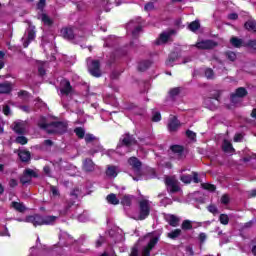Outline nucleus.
Returning a JSON list of instances; mask_svg holds the SVG:
<instances>
[{
  "label": "nucleus",
  "mask_w": 256,
  "mask_h": 256,
  "mask_svg": "<svg viewBox=\"0 0 256 256\" xmlns=\"http://www.w3.org/2000/svg\"><path fill=\"white\" fill-rule=\"evenodd\" d=\"M177 61V56L175 54H172L168 57V60L166 61V65H169V67H173V63Z\"/></svg>",
  "instance_id": "nucleus-51"
},
{
  "label": "nucleus",
  "mask_w": 256,
  "mask_h": 256,
  "mask_svg": "<svg viewBox=\"0 0 256 256\" xmlns=\"http://www.w3.org/2000/svg\"><path fill=\"white\" fill-rule=\"evenodd\" d=\"M142 30L143 27L141 25L136 26L135 29L132 31L133 37H137V35H139V33H141Z\"/></svg>",
  "instance_id": "nucleus-58"
},
{
  "label": "nucleus",
  "mask_w": 256,
  "mask_h": 256,
  "mask_svg": "<svg viewBox=\"0 0 256 256\" xmlns=\"http://www.w3.org/2000/svg\"><path fill=\"white\" fill-rule=\"evenodd\" d=\"M171 35H175V30L171 29L168 32H163L160 34V41L162 43H167L169 39L171 38Z\"/></svg>",
  "instance_id": "nucleus-27"
},
{
  "label": "nucleus",
  "mask_w": 256,
  "mask_h": 256,
  "mask_svg": "<svg viewBox=\"0 0 256 256\" xmlns=\"http://www.w3.org/2000/svg\"><path fill=\"white\" fill-rule=\"evenodd\" d=\"M46 5H47L46 0H39L38 3L36 4V9H38V11H43Z\"/></svg>",
  "instance_id": "nucleus-50"
},
{
  "label": "nucleus",
  "mask_w": 256,
  "mask_h": 256,
  "mask_svg": "<svg viewBox=\"0 0 256 256\" xmlns=\"http://www.w3.org/2000/svg\"><path fill=\"white\" fill-rule=\"evenodd\" d=\"M79 193H80L79 188H74V189L70 192V197H74V199H79Z\"/></svg>",
  "instance_id": "nucleus-55"
},
{
  "label": "nucleus",
  "mask_w": 256,
  "mask_h": 256,
  "mask_svg": "<svg viewBox=\"0 0 256 256\" xmlns=\"http://www.w3.org/2000/svg\"><path fill=\"white\" fill-rule=\"evenodd\" d=\"M88 69L92 77H101V62L99 60H92Z\"/></svg>",
  "instance_id": "nucleus-9"
},
{
  "label": "nucleus",
  "mask_w": 256,
  "mask_h": 256,
  "mask_svg": "<svg viewBox=\"0 0 256 256\" xmlns=\"http://www.w3.org/2000/svg\"><path fill=\"white\" fill-rule=\"evenodd\" d=\"M130 256H139V246L134 245L132 247Z\"/></svg>",
  "instance_id": "nucleus-57"
},
{
  "label": "nucleus",
  "mask_w": 256,
  "mask_h": 256,
  "mask_svg": "<svg viewBox=\"0 0 256 256\" xmlns=\"http://www.w3.org/2000/svg\"><path fill=\"white\" fill-rule=\"evenodd\" d=\"M41 21L44 25H47V27H52L53 25V19H51L46 13L41 14Z\"/></svg>",
  "instance_id": "nucleus-31"
},
{
  "label": "nucleus",
  "mask_w": 256,
  "mask_h": 256,
  "mask_svg": "<svg viewBox=\"0 0 256 256\" xmlns=\"http://www.w3.org/2000/svg\"><path fill=\"white\" fill-rule=\"evenodd\" d=\"M102 149H103V147H101V145L97 144L95 148H91L88 151V155L95 157L96 153H100V151H102Z\"/></svg>",
  "instance_id": "nucleus-42"
},
{
  "label": "nucleus",
  "mask_w": 256,
  "mask_h": 256,
  "mask_svg": "<svg viewBox=\"0 0 256 256\" xmlns=\"http://www.w3.org/2000/svg\"><path fill=\"white\" fill-rule=\"evenodd\" d=\"M107 201L111 205H119V200L117 199V195H115L114 193H111L107 196Z\"/></svg>",
  "instance_id": "nucleus-37"
},
{
  "label": "nucleus",
  "mask_w": 256,
  "mask_h": 256,
  "mask_svg": "<svg viewBox=\"0 0 256 256\" xmlns=\"http://www.w3.org/2000/svg\"><path fill=\"white\" fill-rule=\"evenodd\" d=\"M167 237L172 240L181 237V229L172 230L170 233L167 234Z\"/></svg>",
  "instance_id": "nucleus-35"
},
{
  "label": "nucleus",
  "mask_w": 256,
  "mask_h": 256,
  "mask_svg": "<svg viewBox=\"0 0 256 256\" xmlns=\"http://www.w3.org/2000/svg\"><path fill=\"white\" fill-rule=\"evenodd\" d=\"M134 198L135 197L133 195H124L121 199V205H123L124 207H131Z\"/></svg>",
  "instance_id": "nucleus-23"
},
{
  "label": "nucleus",
  "mask_w": 256,
  "mask_h": 256,
  "mask_svg": "<svg viewBox=\"0 0 256 256\" xmlns=\"http://www.w3.org/2000/svg\"><path fill=\"white\" fill-rule=\"evenodd\" d=\"M13 131L16 135H25L27 133V123L23 121L14 122Z\"/></svg>",
  "instance_id": "nucleus-11"
},
{
  "label": "nucleus",
  "mask_w": 256,
  "mask_h": 256,
  "mask_svg": "<svg viewBox=\"0 0 256 256\" xmlns=\"http://www.w3.org/2000/svg\"><path fill=\"white\" fill-rule=\"evenodd\" d=\"M244 29H246V31H254V29H256V21L253 19L247 20L244 23Z\"/></svg>",
  "instance_id": "nucleus-30"
},
{
  "label": "nucleus",
  "mask_w": 256,
  "mask_h": 256,
  "mask_svg": "<svg viewBox=\"0 0 256 256\" xmlns=\"http://www.w3.org/2000/svg\"><path fill=\"white\" fill-rule=\"evenodd\" d=\"M20 183L22 185H27V183H31V178L24 172L23 176L20 178Z\"/></svg>",
  "instance_id": "nucleus-52"
},
{
  "label": "nucleus",
  "mask_w": 256,
  "mask_h": 256,
  "mask_svg": "<svg viewBox=\"0 0 256 256\" xmlns=\"http://www.w3.org/2000/svg\"><path fill=\"white\" fill-rule=\"evenodd\" d=\"M221 203H222L223 205H229V196L226 195V194L222 195V197H221Z\"/></svg>",
  "instance_id": "nucleus-62"
},
{
  "label": "nucleus",
  "mask_w": 256,
  "mask_h": 256,
  "mask_svg": "<svg viewBox=\"0 0 256 256\" xmlns=\"http://www.w3.org/2000/svg\"><path fill=\"white\" fill-rule=\"evenodd\" d=\"M186 137H188V139H191V141H195V139H197V133H195L191 130H187Z\"/></svg>",
  "instance_id": "nucleus-54"
},
{
  "label": "nucleus",
  "mask_w": 256,
  "mask_h": 256,
  "mask_svg": "<svg viewBox=\"0 0 256 256\" xmlns=\"http://www.w3.org/2000/svg\"><path fill=\"white\" fill-rule=\"evenodd\" d=\"M189 31H192V33H196V31H199L201 29V22L199 20H194L188 25Z\"/></svg>",
  "instance_id": "nucleus-28"
},
{
  "label": "nucleus",
  "mask_w": 256,
  "mask_h": 256,
  "mask_svg": "<svg viewBox=\"0 0 256 256\" xmlns=\"http://www.w3.org/2000/svg\"><path fill=\"white\" fill-rule=\"evenodd\" d=\"M201 187L202 189H205V191H210V193H215V191H217V186H215V184L202 183Z\"/></svg>",
  "instance_id": "nucleus-33"
},
{
  "label": "nucleus",
  "mask_w": 256,
  "mask_h": 256,
  "mask_svg": "<svg viewBox=\"0 0 256 256\" xmlns=\"http://www.w3.org/2000/svg\"><path fill=\"white\" fill-rule=\"evenodd\" d=\"M164 182L170 195L179 193V191H181V186H179V181H177V179L167 176Z\"/></svg>",
  "instance_id": "nucleus-5"
},
{
  "label": "nucleus",
  "mask_w": 256,
  "mask_h": 256,
  "mask_svg": "<svg viewBox=\"0 0 256 256\" xmlns=\"http://www.w3.org/2000/svg\"><path fill=\"white\" fill-rule=\"evenodd\" d=\"M106 175L107 177H112L113 179H115V177H117L118 173H117V166H108L106 169Z\"/></svg>",
  "instance_id": "nucleus-29"
},
{
  "label": "nucleus",
  "mask_w": 256,
  "mask_h": 256,
  "mask_svg": "<svg viewBox=\"0 0 256 256\" xmlns=\"http://www.w3.org/2000/svg\"><path fill=\"white\" fill-rule=\"evenodd\" d=\"M208 211H209L210 213H213V215L219 213V209H218L217 206H215V205H209V206H208Z\"/></svg>",
  "instance_id": "nucleus-59"
},
{
  "label": "nucleus",
  "mask_w": 256,
  "mask_h": 256,
  "mask_svg": "<svg viewBox=\"0 0 256 256\" xmlns=\"http://www.w3.org/2000/svg\"><path fill=\"white\" fill-rule=\"evenodd\" d=\"M11 207L15 209V211H18V213H25V211L27 210V208L25 207V205H23V203L16 202V201L11 202Z\"/></svg>",
  "instance_id": "nucleus-26"
},
{
  "label": "nucleus",
  "mask_w": 256,
  "mask_h": 256,
  "mask_svg": "<svg viewBox=\"0 0 256 256\" xmlns=\"http://www.w3.org/2000/svg\"><path fill=\"white\" fill-rule=\"evenodd\" d=\"M138 205H139L138 220L145 221V219H147V217L151 215V205L149 204V200L147 199L140 200Z\"/></svg>",
  "instance_id": "nucleus-3"
},
{
  "label": "nucleus",
  "mask_w": 256,
  "mask_h": 256,
  "mask_svg": "<svg viewBox=\"0 0 256 256\" xmlns=\"http://www.w3.org/2000/svg\"><path fill=\"white\" fill-rule=\"evenodd\" d=\"M47 133L48 135H64V133H67V123L62 121L50 122V128Z\"/></svg>",
  "instance_id": "nucleus-2"
},
{
  "label": "nucleus",
  "mask_w": 256,
  "mask_h": 256,
  "mask_svg": "<svg viewBox=\"0 0 256 256\" xmlns=\"http://www.w3.org/2000/svg\"><path fill=\"white\" fill-rule=\"evenodd\" d=\"M221 99V92L215 91L213 94L210 95V97H207L204 99L205 105H207L208 109H217L219 107Z\"/></svg>",
  "instance_id": "nucleus-4"
},
{
  "label": "nucleus",
  "mask_w": 256,
  "mask_h": 256,
  "mask_svg": "<svg viewBox=\"0 0 256 256\" xmlns=\"http://www.w3.org/2000/svg\"><path fill=\"white\" fill-rule=\"evenodd\" d=\"M153 65V61L151 60H142L138 63V71H147V69H149V67H151Z\"/></svg>",
  "instance_id": "nucleus-22"
},
{
  "label": "nucleus",
  "mask_w": 256,
  "mask_h": 256,
  "mask_svg": "<svg viewBox=\"0 0 256 256\" xmlns=\"http://www.w3.org/2000/svg\"><path fill=\"white\" fill-rule=\"evenodd\" d=\"M24 175H27L30 179H38L39 178V174H37V172H35V170L27 168L24 170Z\"/></svg>",
  "instance_id": "nucleus-34"
},
{
  "label": "nucleus",
  "mask_w": 256,
  "mask_h": 256,
  "mask_svg": "<svg viewBox=\"0 0 256 256\" xmlns=\"http://www.w3.org/2000/svg\"><path fill=\"white\" fill-rule=\"evenodd\" d=\"M84 139H85V143H93V141H99L97 137H95L93 134H90V133L86 134L84 136Z\"/></svg>",
  "instance_id": "nucleus-45"
},
{
  "label": "nucleus",
  "mask_w": 256,
  "mask_h": 256,
  "mask_svg": "<svg viewBox=\"0 0 256 256\" xmlns=\"http://www.w3.org/2000/svg\"><path fill=\"white\" fill-rule=\"evenodd\" d=\"M244 47H248L249 49H254V51H256V40L255 39L248 40L247 43L244 45Z\"/></svg>",
  "instance_id": "nucleus-49"
},
{
  "label": "nucleus",
  "mask_w": 256,
  "mask_h": 256,
  "mask_svg": "<svg viewBox=\"0 0 256 256\" xmlns=\"http://www.w3.org/2000/svg\"><path fill=\"white\" fill-rule=\"evenodd\" d=\"M142 256H151V249L147 248V246H145L142 250Z\"/></svg>",
  "instance_id": "nucleus-63"
},
{
  "label": "nucleus",
  "mask_w": 256,
  "mask_h": 256,
  "mask_svg": "<svg viewBox=\"0 0 256 256\" xmlns=\"http://www.w3.org/2000/svg\"><path fill=\"white\" fill-rule=\"evenodd\" d=\"M204 75L207 79H213L215 77V72L211 68H207L204 72Z\"/></svg>",
  "instance_id": "nucleus-48"
},
{
  "label": "nucleus",
  "mask_w": 256,
  "mask_h": 256,
  "mask_svg": "<svg viewBox=\"0 0 256 256\" xmlns=\"http://www.w3.org/2000/svg\"><path fill=\"white\" fill-rule=\"evenodd\" d=\"M249 95V91L245 87H238L235 93L231 94V99H243Z\"/></svg>",
  "instance_id": "nucleus-16"
},
{
  "label": "nucleus",
  "mask_w": 256,
  "mask_h": 256,
  "mask_svg": "<svg viewBox=\"0 0 256 256\" xmlns=\"http://www.w3.org/2000/svg\"><path fill=\"white\" fill-rule=\"evenodd\" d=\"M218 45L219 43L215 42L214 40H202L196 43L195 47L202 51H209L211 49H215V47H217Z\"/></svg>",
  "instance_id": "nucleus-7"
},
{
  "label": "nucleus",
  "mask_w": 256,
  "mask_h": 256,
  "mask_svg": "<svg viewBox=\"0 0 256 256\" xmlns=\"http://www.w3.org/2000/svg\"><path fill=\"white\" fill-rule=\"evenodd\" d=\"M55 221H57V216H42L41 214H34L26 217V223H32L34 227L55 225Z\"/></svg>",
  "instance_id": "nucleus-1"
},
{
  "label": "nucleus",
  "mask_w": 256,
  "mask_h": 256,
  "mask_svg": "<svg viewBox=\"0 0 256 256\" xmlns=\"http://www.w3.org/2000/svg\"><path fill=\"white\" fill-rule=\"evenodd\" d=\"M219 221L221 225H229V216L227 214H220Z\"/></svg>",
  "instance_id": "nucleus-44"
},
{
  "label": "nucleus",
  "mask_w": 256,
  "mask_h": 256,
  "mask_svg": "<svg viewBox=\"0 0 256 256\" xmlns=\"http://www.w3.org/2000/svg\"><path fill=\"white\" fill-rule=\"evenodd\" d=\"M18 97H29V92L27 90H20L18 92Z\"/></svg>",
  "instance_id": "nucleus-64"
},
{
  "label": "nucleus",
  "mask_w": 256,
  "mask_h": 256,
  "mask_svg": "<svg viewBox=\"0 0 256 256\" xmlns=\"http://www.w3.org/2000/svg\"><path fill=\"white\" fill-rule=\"evenodd\" d=\"M75 27L73 26H66L62 27L60 30V35L63 37V39H66V41H73L75 39Z\"/></svg>",
  "instance_id": "nucleus-8"
},
{
  "label": "nucleus",
  "mask_w": 256,
  "mask_h": 256,
  "mask_svg": "<svg viewBox=\"0 0 256 256\" xmlns=\"http://www.w3.org/2000/svg\"><path fill=\"white\" fill-rule=\"evenodd\" d=\"M18 157L22 163H29L31 161V152L29 150H20Z\"/></svg>",
  "instance_id": "nucleus-18"
},
{
  "label": "nucleus",
  "mask_w": 256,
  "mask_h": 256,
  "mask_svg": "<svg viewBox=\"0 0 256 256\" xmlns=\"http://www.w3.org/2000/svg\"><path fill=\"white\" fill-rule=\"evenodd\" d=\"M13 91V88L9 83H0V94L1 95H9Z\"/></svg>",
  "instance_id": "nucleus-25"
},
{
  "label": "nucleus",
  "mask_w": 256,
  "mask_h": 256,
  "mask_svg": "<svg viewBox=\"0 0 256 256\" xmlns=\"http://www.w3.org/2000/svg\"><path fill=\"white\" fill-rule=\"evenodd\" d=\"M172 153L178 156V159H183V153H185V147L182 145L174 144L170 146Z\"/></svg>",
  "instance_id": "nucleus-17"
},
{
  "label": "nucleus",
  "mask_w": 256,
  "mask_h": 256,
  "mask_svg": "<svg viewBox=\"0 0 256 256\" xmlns=\"http://www.w3.org/2000/svg\"><path fill=\"white\" fill-rule=\"evenodd\" d=\"M15 143L18 145H27L29 143V139L23 135L16 137Z\"/></svg>",
  "instance_id": "nucleus-41"
},
{
  "label": "nucleus",
  "mask_w": 256,
  "mask_h": 256,
  "mask_svg": "<svg viewBox=\"0 0 256 256\" xmlns=\"http://www.w3.org/2000/svg\"><path fill=\"white\" fill-rule=\"evenodd\" d=\"M169 97H171V99H175V97L179 96V94L181 93V87H175L169 90Z\"/></svg>",
  "instance_id": "nucleus-38"
},
{
  "label": "nucleus",
  "mask_w": 256,
  "mask_h": 256,
  "mask_svg": "<svg viewBox=\"0 0 256 256\" xmlns=\"http://www.w3.org/2000/svg\"><path fill=\"white\" fill-rule=\"evenodd\" d=\"M61 95H65L66 97H69L71 93H73V86L71 85V82L67 79H65L62 82V88L60 89Z\"/></svg>",
  "instance_id": "nucleus-13"
},
{
  "label": "nucleus",
  "mask_w": 256,
  "mask_h": 256,
  "mask_svg": "<svg viewBox=\"0 0 256 256\" xmlns=\"http://www.w3.org/2000/svg\"><path fill=\"white\" fill-rule=\"evenodd\" d=\"M38 127L47 133V130L51 128V123H47V117L41 116L38 121Z\"/></svg>",
  "instance_id": "nucleus-21"
},
{
  "label": "nucleus",
  "mask_w": 256,
  "mask_h": 256,
  "mask_svg": "<svg viewBox=\"0 0 256 256\" xmlns=\"http://www.w3.org/2000/svg\"><path fill=\"white\" fill-rule=\"evenodd\" d=\"M128 164L136 171V173L141 172V167H143V163L137 157H130L128 159Z\"/></svg>",
  "instance_id": "nucleus-14"
},
{
  "label": "nucleus",
  "mask_w": 256,
  "mask_h": 256,
  "mask_svg": "<svg viewBox=\"0 0 256 256\" xmlns=\"http://www.w3.org/2000/svg\"><path fill=\"white\" fill-rule=\"evenodd\" d=\"M82 169L85 173H93L95 171V162L91 158H85L82 161Z\"/></svg>",
  "instance_id": "nucleus-12"
},
{
  "label": "nucleus",
  "mask_w": 256,
  "mask_h": 256,
  "mask_svg": "<svg viewBox=\"0 0 256 256\" xmlns=\"http://www.w3.org/2000/svg\"><path fill=\"white\" fill-rule=\"evenodd\" d=\"M132 145H137V140L133 135L126 133L120 138L118 147H132Z\"/></svg>",
  "instance_id": "nucleus-6"
},
{
  "label": "nucleus",
  "mask_w": 256,
  "mask_h": 256,
  "mask_svg": "<svg viewBox=\"0 0 256 256\" xmlns=\"http://www.w3.org/2000/svg\"><path fill=\"white\" fill-rule=\"evenodd\" d=\"M166 221L170 227H179V217H177L175 214H169L166 218Z\"/></svg>",
  "instance_id": "nucleus-20"
},
{
  "label": "nucleus",
  "mask_w": 256,
  "mask_h": 256,
  "mask_svg": "<svg viewBox=\"0 0 256 256\" xmlns=\"http://www.w3.org/2000/svg\"><path fill=\"white\" fill-rule=\"evenodd\" d=\"M17 185H19V182H17V180L15 178L10 179L9 187H11L12 189H15V187H17Z\"/></svg>",
  "instance_id": "nucleus-61"
},
{
  "label": "nucleus",
  "mask_w": 256,
  "mask_h": 256,
  "mask_svg": "<svg viewBox=\"0 0 256 256\" xmlns=\"http://www.w3.org/2000/svg\"><path fill=\"white\" fill-rule=\"evenodd\" d=\"M155 9V4L153 2H148L144 6L145 11H153Z\"/></svg>",
  "instance_id": "nucleus-56"
},
{
  "label": "nucleus",
  "mask_w": 256,
  "mask_h": 256,
  "mask_svg": "<svg viewBox=\"0 0 256 256\" xmlns=\"http://www.w3.org/2000/svg\"><path fill=\"white\" fill-rule=\"evenodd\" d=\"M35 37H37L35 30L29 29L28 30V38L23 43L24 49H27V47H29V44L31 43V41H35Z\"/></svg>",
  "instance_id": "nucleus-19"
},
{
  "label": "nucleus",
  "mask_w": 256,
  "mask_h": 256,
  "mask_svg": "<svg viewBox=\"0 0 256 256\" xmlns=\"http://www.w3.org/2000/svg\"><path fill=\"white\" fill-rule=\"evenodd\" d=\"M50 191L52 194V197H61V192H59V188L57 186H50Z\"/></svg>",
  "instance_id": "nucleus-46"
},
{
  "label": "nucleus",
  "mask_w": 256,
  "mask_h": 256,
  "mask_svg": "<svg viewBox=\"0 0 256 256\" xmlns=\"http://www.w3.org/2000/svg\"><path fill=\"white\" fill-rule=\"evenodd\" d=\"M225 56L227 57V59L229 60V61H236V59H237V54H235V52H233V51H227L226 53H225Z\"/></svg>",
  "instance_id": "nucleus-47"
},
{
  "label": "nucleus",
  "mask_w": 256,
  "mask_h": 256,
  "mask_svg": "<svg viewBox=\"0 0 256 256\" xmlns=\"http://www.w3.org/2000/svg\"><path fill=\"white\" fill-rule=\"evenodd\" d=\"M243 141V134L238 133L234 136V143H241Z\"/></svg>",
  "instance_id": "nucleus-60"
},
{
  "label": "nucleus",
  "mask_w": 256,
  "mask_h": 256,
  "mask_svg": "<svg viewBox=\"0 0 256 256\" xmlns=\"http://www.w3.org/2000/svg\"><path fill=\"white\" fill-rule=\"evenodd\" d=\"M181 229L183 231H191V229H193V224L191 220H184L181 224Z\"/></svg>",
  "instance_id": "nucleus-36"
},
{
  "label": "nucleus",
  "mask_w": 256,
  "mask_h": 256,
  "mask_svg": "<svg viewBox=\"0 0 256 256\" xmlns=\"http://www.w3.org/2000/svg\"><path fill=\"white\" fill-rule=\"evenodd\" d=\"M222 151H224V153H235V148H233V144H231L229 140H224L222 144Z\"/></svg>",
  "instance_id": "nucleus-24"
},
{
  "label": "nucleus",
  "mask_w": 256,
  "mask_h": 256,
  "mask_svg": "<svg viewBox=\"0 0 256 256\" xmlns=\"http://www.w3.org/2000/svg\"><path fill=\"white\" fill-rule=\"evenodd\" d=\"M157 243H159V237H153L150 239V241L148 242L146 248L150 249L151 251H153V249L155 248V245H157Z\"/></svg>",
  "instance_id": "nucleus-40"
},
{
  "label": "nucleus",
  "mask_w": 256,
  "mask_h": 256,
  "mask_svg": "<svg viewBox=\"0 0 256 256\" xmlns=\"http://www.w3.org/2000/svg\"><path fill=\"white\" fill-rule=\"evenodd\" d=\"M167 127L170 133H175L181 127V122L177 119V116H173L169 119Z\"/></svg>",
  "instance_id": "nucleus-10"
},
{
  "label": "nucleus",
  "mask_w": 256,
  "mask_h": 256,
  "mask_svg": "<svg viewBox=\"0 0 256 256\" xmlns=\"http://www.w3.org/2000/svg\"><path fill=\"white\" fill-rule=\"evenodd\" d=\"M180 181H182V183H185L186 185H189L191 183V181H193V176L182 175V176H180Z\"/></svg>",
  "instance_id": "nucleus-43"
},
{
  "label": "nucleus",
  "mask_w": 256,
  "mask_h": 256,
  "mask_svg": "<svg viewBox=\"0 0 256 256\" xmlns=\"http://www.w3.org/2000/svg\"><path fill=\"white\" fill-rule=\"evenodd\" d=\"M73 205H75V200H67L64 207L59 210V215L65 217L67 214L71 213V207H73Z\"/></svg>",
  "instance_id": "nucleus-15"
},
{
  "label": "nucleus",
  "mask_w": 256,
  "mask_h": 256,
  "mask_svg": "<svg viewBox=\"0 0 256 256\" xmlns=\"http://www.w3.org/2000/svg\"><path fill=\"white\" fill-rule=\"evenodd\" d=\"M75 135L78 137V139H85V129L82 127H76L74 129Z\"/></svg>",
  "instance_id": "nucleus-39"
},
{
  "label": "nucleus",
  "mask_w": 256,
  "mask_h": 256,
  "mask_svg": "<svg viewBox=\"0 0 256 256\" xmlns=\"http://www.w3.org/2000/svg\"><path fill=\"white\" fill-rule=\"evenodd\" d=\"M151 121L153 123H159L161 121V112H154Z\"/></svg>",
  "instance_id": "nucleus-53"
},
{
  "label": "nucleus",
  "mask_w": 256,
  "mask_h": 256,
  "mask_svg": "<svg viewBox=\"0 0 256 256\" xmlns=\"http://www.w3.org/2000/svg\"><path fill=\"white\" fill-rule=\"evenodd\" d=\"M230 43L236 49H239L240 47H243V39H240V38H237V37H232L230 39Z\"/></svg>",
  "instance_id": "nucleus-32"
}]
</instances>
